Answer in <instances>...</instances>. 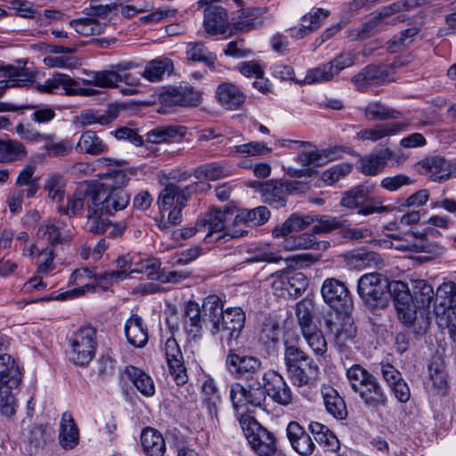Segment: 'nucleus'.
<instances>
[{"label":"nucleus","instance_id":"1","mask_svg":"<svg viewBox=\"0 0 456 456\" xmlns=\"http://www.w3.org/2000/svg\"><path fill=\"white\" fill-rule=\"evenodd\" d=\"M204 311L210 323V334L218 339L223 347H229L225 365L229 373L237 379L248 380L259 378L263 370L259 358L240 354L233 348L245 324V314L240 307L224 310L222 300L210 295L205 300Z\"/></svg>","mask_w":456,"mask_h":456},{"label":"nucleus","instance_id":"2","mask_svg":"<svg viewBox=\"0 0 456 456\" xmlns=\"http://www.w3.org/2000/svg\"><path fill=\"white\" fill-rule=\"evenodd\" d=\"M128 178L124 171H108L102 181L92 183L91 204L86 229L95 234L104 233L112 224L108 216L126 208L130 196L124 190Z\"/></svg>","mask_w":456,"mask_h":456},{"label":"nucleus","instance_id":"3","mask_svg":"<svg viewBox=\"0 0 456 456\" xmlns=\"http://www.w3.org/2000/svg\"><path fill=\"white\" fill-rule=\"evenodd\" d=\"M127 276L126 272H104L96 273L89 268H81L75 270L69 278V284L77 286V288L70 289L65 291H54L50 296L42 297L40 299L33 300L37 301H50V300H66L69 298L78 297L86 292H99L100 289H108V285L102 286L100 282L104 281L110 283L112 281H119Z\"/></svg>","mask_w":456,"mask_h":456},{"label":"nucleus","instance_id":"4","mask_svg":"<svg viewBox=\"0 0 456 456\" xmlns=\"http://www.w3.org/2000/svg\"><path fill=\"white\" fill-rule=\"evenodd\" d=\"M131 66L130 62L118 63L110 70L92 72L90 78L83 79L82 82L86 86L104 88L118 87V83H124L128 87L122 88L120 91L124 94L132 95L137 93L141 79L136 74L128 72Z\"/></svg>","mask_w":456,"mask_h":456},{"label":"nucleus","instance_id":"5","mask_svg":"<svg viewBox=\"0 0 456 456\" xmlns=\"http://www.w3.org/2000/svg\"><path fill=\"white\" fill-rule=\"evenodd\" d=\"M21 380L18 363L7 353L0 354V412L11 417L15 412V400L12 389Z\"/></svg>","mask_w":456,"mask_h":456},{"label":"nucleus","instance_id":"6","mask_svg":"<svg viewBox=\"0 0 456 456\" xmlns=\"http://www.w3.org/2000/svg\"><path fill=\"white\" fill-rule=\"evenodd\" d=\"M375 187L369 184H360L344 192L340 204L349 209H356L362 216L372 214H387L395 209L392 205H383L382 201L370 197Z\"/></svg>","mask_w":456,"mask_h":456},{"label":"nucleus","instance_id":"7","mask_svg":"<svg viewBox=\"0 0 456 456\" xmlns=\"http://www.w3.org/2000/svg\"><path fill=\"white\" fill-rule=\"evenodd\" d=\"M69 359L75 365L85 367L94 358L97 349L96 330L81 327L69 338Z\"/></svg>","mask_w":456,"mask_h":456},{"label":"nucleus","instance_id":"8","mask_svg":"<svg viewBox=\"0 0 456 456\" xmlns=\"http://www.w3.org/2000/svg\"><path fill=\"white\" fill-rule=\"evenodd\" d=\"M391 281L383 274L370 273L358 280L357 291L362 299L370 307L384 305Z\"/></svg>","mask_w":456,"mask_h":456},{"label":"nucleus","instance_id":"9","mask_svg":"<svg viewBox=\"0 0 456 456\" xmlns=\"http://www.w3.org/2000/svg\"><path fill=\"white\" fill-rule=\"evenodd\" d=\"M230 398L236 411L247 404L260 407L266 398L265 382L262 384L259 378L245 380V385L234 382L230 387Z\"/></svg>","mask_w":456,"mask_h":456},{"label":"nucleus","instance_id":"10","mask_svg":"<svg viewBox=\"0 0 456 456\" xmlns=\"http://www.w3.org/2000/svg\"><path fill=\"white\" fill-rule=\"evenodd\" d=\"M388 294L394 299L399 319L405 325H412L417 318L418 308L408 285L401 281H392Z\"/></svg>","mask_w":456,"mask_h":456},{"label":"nucleus","instance_id":"11","mask_svg":"<svg viewBox=\"0 0 456 456\" xmlns=\"http://www.w3.org/2000/svg\"><path fill=\"white\" fill-rule=\"evenodd\" d=\"M388 294L394 299L399 319L405 325H412L417 318L418 308L408 285L401 281H392Z\"/></svg>","mask_w":456,"mask_h":456},{"label":"nucleus","instance_id":"12","mask_svg":"<svg viewBox=\"0 0 456 456\" xmlns=\"http://www.w3.org/2000/svg\"><path fill=\"white\" fill-rule=\"evenodd\" d=\"M321 293L324 302L337 313H347L353 308V300L346 285L334 278L324 280Z\"/></svg>","mask_w":456,"mask_h":456},{"label":"nucleus","instance_id":"13","mask_svg":"<svg viewBox=\"0 0 456 456\" xmlns=\"http://www.w3.org/2000/svg\"><path fill=\"white\" fill-rule=\"evenodd\" d=\"M272 288L279 297H299L308 286V280L302 273L278 272L272 275Z\"/></svg>","mask_w":456,"mask_h":456},{"label":"nucleus","instance_id":"14","mask_svg":"<svg viewBox=\"0 0 456 456\" xmlns=\"http://www.w3.org/2000/svg\"><path fill=\"white\" fill-rule=\"evenodd\" d=\"M200 221L205 224L206 235L204 236V240L207 243L217 241L226 236L230 238H240L248 234V231L245 229L225 231L226 212L219 209L211 210L208 220Z\"/></svg>","mask_w":456,"mask_h":456},{"label":"nucleus","instance_id":"15","mask_svg":"<svg viewBox=\"0 0 456 456\" xmlns=\"http://www.w3.org/2000/svg\"><path fill=\"white\" fill-rule=\"evenodd\" d=\"M39 239L45 240L52 247L69 241L74 232L68 227L67 223L61 219L43 221L37 230Z\"/></svg>","mask_w":456,"mask_h":456},{"label":"nucleus","instance_id":"16","mask_svg":"<svg viewBox=\"0 0 456 456\" xmlns=\"http://www.w3.org/2000/svg\"><path fill=\"white\" fill-rule=\"evenodd\" d=\"M408 126L409 124L407 122L401 121L378 123L370 127L361 128L355 133L354 139L375 142L386 137L394 136L406 131Z\"/></svg>","mask_w":456,"mask_h":456},{"label":"nucleus","instance_id":"17","mask_svg":"<svg viewBox=\"0 0 456 456\" xmlns=\"http://www.w3.org/2000/svg\"><path fill=\"white\" fill-rule=\"evenodd\" d=\"M262 379L265 382L266 396L268 395L273 402L281 405L291 403L292 392L281 374L275 370H268L262 375Z\"/></svg>","mask_w":456,"mask_h":456},{"label":"nucleus","instance_id":"18","mask_svg":"<svg viewBox=\"0 0 456 456\" xmlns=\"http://www.w3.org/2000/svg\"><path fill=\"white\" fill-rule=\"evenodd\" d=\"M207 297L203 302L208 298ZM204 305V303H202ZM201 312L205 313L203 305H200L197 302L189 301L184 308L183 314V329L186 332L187 336L191 339H198L201 338L203 334V324L205 320L202 318ZM204 316L207 318V327L209 330L210 323L208 322V318L204 314Z\"/></svg>","mask_w":456,"mask_h":456},{"label":"nucleus","instance_id":"19","mask_svg":"<svg viewBox=\"0 0 456 456\" xmlns=\"http://www.w3.org/2000/svg\"><path fill=\"white\" fill-rule=\"evenodd\" d=\"M166 359L169 372L178 386L184 385L188 377L183 364V356L177 341L168 338L165 343Z\"/></svg>","mask_w":456,"mask_h":456},{"label":"nucleus","instance_id":"20","mask_svg":"<svg viewBox=\"0 0 456 456\" xmlns=\"http://www.w3.org/2000/svg\"><path fill=\"white\" fill-rule=\"evenodd\" d=\"M92 183H85L80 184L74 193L68 197L66 204L58 205V212L69 217L81 215L85 204L87 208L91 204Z\"/></svg>","mask_w":456,"mask_h":456},{"label":"nucleus","instance_id":"21","mask_svg":"<svg viewBox=\"0 0 456 456\" xmlns=\"http://www.w3.org/2000/svg\"><path fill=\"white\" fill-rule=\"evenodd\" d=\"M325 323L329 332L333 336V344L336 348L341 353H346L356 334L354 323L349 318L344 319L343 322L326 320Z\"/></svg>","mask_w":456,"mask_h":456},{"label":"nucleus","instance_id":"22","mask_svg":"<svg viewBox=\"0 0 456 456\" xmlns=\"http://www.w3.org/2000/svg\"><path fill=\"white\" fill-rule=\"evenodd\" d=\"M228 25V14L225 8L210 4L205 9L203 27L208 36L225 34Z\"/></svg>","mask_w":456,"mask_h":456},{"label":"nucleus","instance_id":"23","mask_svg":"<svg viewBox=\"0 0 456 456\" xmlns=\"http://www.w3.org/2000/svg\"><path fill=\"white\" fill-rule=\"evenodd\" d=\"M315 233L303 232L298 235H290L284 238L282 248L286 251L294 250H325L330 247V242L326 240H318Z\"/></svg>","mask_w":456,"mask_h":456},{"label":"nucleus","instance_id":"24","mask_svg":"<svg viewBox=\"0 0 456 456\" xmlns=\"http://www.w3.org/2000/svg\"><path fill=\"white\" fill-rule=\"evenodd\" d=\"M250 447L259 456H270L276 447L275 436L268 429H243Z\"/></svg>","mask_w":456,"mask_h":456},{"label":"nucleus","instance_id":"25","mask_svg":"<svg viewBox=\"0 0 456 456\" xmlns=\"http://www.w3.org/2000/svg\"><path fill=\"white\" fill-rule=\"evenodd\" d=\"M395 157L394 151L387 147L362 157L359 161V170L365 175H377L386 167L388 160Z\"/></svg>","mask_w":456,"mask_h":456},{"label":"nucleus","instance_id":"26","mask_svg":"<svg viewBox=\"0 0 456 456\" xmlns=\"http://www.w3.org/2000/svg\"><path fill=\"white\" fill-rule=\"evenodd\" d=\"M330 155L327 151H303L298 155L297 160L306 169H290L289 175L291 177H310L314 174L312 167L325 165L330 160Z\"/></svg>","mask_w":456,"mask_h":456},{"label":"nucleus","instance_id":"27","mask_svg":"<svg viewBox=\"0 0 456 456\" xmlns=\"http://www.w3.org/2000/svg\"><path fill=\"white\" fill-rule=\"evenodd\" d=\"M267 7H247L239 11L237 20L234 22L236 30L248 32L261 28L264 23V15L267 13Z\"/></svg>","mask_w":456,"mask_h":456},{"label":"nucleus","instance_id":"28","mask_svg":"<svg viewBox=\"0 0 456 456\" xmlns=\"http://www.w3.org/2000/svg\"><path fill=\"white\" fill-rule=\"evenodd\" d=\"M216 94L219 103L229 110H238L246 99V95L240 87L228 82L219 85Z\"/></svg>","mask_w":456,"mask_h":456},{"label":"nucleus","instance_id":"29","mask_svg":"<svg viewBox=\"0 0 456 456\" xmlns=\"http://www.w3.org/2000/svg\"><path fill=\"white\" fill-rule=\"evenodd\" d=\"M322 395L327 412L338 420L346 419L347 409L344 399L338 391L329 385H323L322 387Z\"/></svg>","mask_w":456,"mask_h":456},{"label":"nucleus","instance_id":"30","mask_svg":"<svg viewBox=\"0 0 456 456\" xmlns=\"http://www.w3.org/2000/svg\"><path fill=\"white\" fill-rule=\"evenodd\" d=\"M125 334L128 343L139 348L143 347L149 339L148 329L142 319L137 314H133L126 320Z\"/></svg>","mask_w":456,"mask_h":456},{"label":"nucleus","instance_id":"31","mask_svg":"<svg viewBox=\"0 0 456 456\" xmlns=\"http://www.w3.org/2000/svg\"><path fill=\"white\" fill-rule=\"evenodd\" d=\"M188 201V193L175 184H167L160 192L158 198L159 211L169 210L175 205L185 206Z\"/></svg>","mask_w":456,"mask_h":456},{"label":"nucleus","instance_id":"32","mask_svg":"<svg viewBox=\"0 0 456 456\" xmlns=\"http://www.w3.org/2000/svg\"><path fill=\"white\" fill-rule=\"evenodd\" d=\"M124 374L142 395L146 397H151L154 395V381L144 370L133 365H129L125 368Z\"/></svg>","mask_w":456,"mask_h":456},{"label":"nucleus","instance_id":"33","mask_svg":"<svg viewBox=\"0 0 456 456\" xmlns=\"http://www.w3.org/2000/svg\"><path fill=\"white\" fill-rule=\"evenodd\" d=\"M358 395L367 407L375 410L385 407L387 403V396L376 377Z\"/></svg>","mask_w":456,"mask_h":456},{"label":"nucleus","instance_id":"34","mask_svg":"<svg viewBox=\"0 0 456 456\" xmlns=\"http://www.w3.org/2000/svg\"><path fill=\"white\" fill-rule=\"evenodd\" d=\"M314 223V216L292 214L281 225L275 226L273 235L275 238L290 236L294 232H299Z\"/></svg>","mask_w":456,"mask_h":456},{"label":"nucleus","instance_id":"35","mask_svg":"<svg viewBox=\"0 0 456 456\" xmlns=\"http://www.w3.org/2000/svg\"><path fill=\"white\" fill-rule=\"evenodd\" d=\"M421 174L435 183L446 181V159L440 156L426 158L419 162Z\"/></svg>","mask_w":456,"mask_h":456},{"label":"nucleus","instance_id":"36","mask_svg":"<svg viewBox=\"0 0 456 456\" xmlns=\"http://www.w3.org/2000/svg\"><path fill=\"white\" fill-rule=\"evenodd\" d=\"M141 443L148 456H162L166 450V438L158 429H142Z\"/></svg>","mask_w":456,"mask_h":456},{"label":"nucleus","instance_id":"37","mask_svg":"<svg viewBox=\"0 0 456 456\" xmlns=\"http://www.w3.org/2000/svg\"><path fill=\"white\" fill-rule=\"evenodd\" d=\"M162 98L164 102L169 106L191 107L198 105L200 102V94L187 88L172 89L167 92Z\"/></svg>","mask_w":456,"mask_h":456},{"label":"nucleus","instance_id":"38","mask_svg":"<svg viewBox=\"0 0 456 456\" xmlns=\"http://www.w3.org/2000/svg\"><path fill=\"white\" fill-rule=\"evenodd\" d=\"M173 69L172 61L168 58H156L146 63L142 77L150 82H159L163 79L166 73Z\"/></svg>","mask_w":456,"mask_h":456},{"label":"nucleus","instance_id":"39","mask_svg":"<svg viewBox=\"0 0 456 456\" xmlns=\"http://www.w3.org/2000/svg\"><path fill=\"white\" fill-rule=\"evenodd\" d=\"M36 74L28 68L7 66L0 69V77L9 78L14 87L29 86L35 80Z\"/></svg>","mask_w":456,"mask_h":456},{"label":"nucleus","instance_id":"40","mask_svg":"<svg viewBox=\"0 0 456 456\" xmlns=\"http://www.w3.org/2000/svg\"><path fill=\"white\" fill-rule=\"evenodd\" d=\"M285 195L281 182L270 181L262 185L261 199L263 202L276 208L285 206Z\"/></svg>","mask_w":456,"mask_h":456},{"label":"nucleus","instance_id":"41","mask_svg":"<svg viewBox=\"0 0 456 456\" xmlns=\"http://www.w3.org/2000/svg\"><path fill=\"white\" fill-rule=\"evenodd\" d=\"M270 218V211L265 206H260L253 209H241L234 218V224H244L249 226L264 224Z\"/></svg>","mask_w":456,"mask_h":456},{"label":"nucleus","instance_id":"42","mask_svg":"<svg viewBox=\"0 0 456 456\" xmlns=\"http://www.w3.org/2000/svg\"><path fill=\"white\" fill-rule=\"evenodd\" d=\"M77 33L85 36H97L103 33L106 24L99 21L94 17L86 15L85 17L73 19L69 21Z\"/></svg>","mask_w":456,"mask_h":456},{"label":"nucleus","instance_id":"43","mask_svg":"<svg viewBox=\"0 0 456 456\" xmlns=\"http://www.w3.org/2000/svg\"><path fill=\"white\" fill-rule=\"evenodd\" d=\"M76 150L79 152L98 155L106 151L107 145L94 131L87 130L81 134Z\"/></svg>","mask_w":456,"mask_h":456},{"label":"nucleus","instance_id":"44","mask_svg":"<svg viewBox=\"0 0 456 456\" xmlns=\"http://www.w3.org/2000/svg\"><path fill=\"white\" fill-rule=\"evenodd\" d=\"M315 314V304L312 298L304 297L297 303L296 317L301 330L316 326L314 322Z\"/></svg>","mask_w":456,"mask_h":456},{"label":"nucleus","instance_id":"45","mask_svg":"<svg viewBox=\"0 0 456 456\" xmlns=\"http://www.w3.org/2000/svg\"><path fill=\"white\" fill-rule=\"evenodd\" d=\"M364 115L370 120H395L402 117V112L379 102H370L364 108Z\"/></svg>","mask_w":456,"mask_h":456},{"label":"nucleus","instance_id":"46","mask_svg":"<svg viewBox=\"0 0 456 456\" xmlns=\"http://www.w3.org/2000/svg\"><path fill=\"white\" fill-rule=\"evenodd\" d=\"M287 436L293 449L301 455L311 454L314 444L305 429H287Z\"/></svg>","mask_w":456,"mask_h":456},{"label":"nucleus","instance_id":"47","mask_svg":"<svg viewBox=\"0 0 456 456\" xmlns=\"http://www.w3.org/2000/svg\"><path fill=\"white\" fill-rule=\"evenodd\" d=\"M288 376L291 382L297 386L302 387L307 385L311 379L315 377L318 372V367L314 362H308L305 365H296L287 369Z\"/></svg>","mask_w":456,"mask_h":456},{"label":"nucleus","instance_id":"48","mask_svg":"<svg viewBox=\"0 0 456 456\" xmlns=\"http://www.w3.org/2000/svg\"><path fill=\"white\" fill-rule=\"evenodd\" d=\"M412 292L419 310H424L430 306L435 296L430 284L424 280H415L412 281Z\"/></svg>","mask_w":456,"mask_h":456},{"label":"nucleus","instance_id":"49","mask_svg":"<svg viewBox=\"0 0 456 456\" xmlns=\"http://www.w3.org/2000/svg\"><path fill=\"white\" fill-rule=\"evenodd\" d=\"M346 378L354 392L359 393L375 376L359 364H354L346 370Z\"/></svg>","mask_w":456,"mask_h":456},{"label":"nucleus","instance_id":"50","mask_svg":"<svg viewBox=\"0 0 456 456\" xmlns=\"http://www.w3.org/2000/svg\"><path fill=\"white\" fill-rule=\"evenodd\" d=\"M314 222L317 224L313 227V232L315 234L328 233L338 229H345L347 221L341 216H332L329 215L315 216Z\"/></svg>","mask_w":456,"mask_h":456},{"label":"nucleus","instance_id":"51","mask_svg":"<svg viewBox=\"0 0 456 456\" xmlns=\"http://www.w3.org/2000/svg\"><path fill=\"white\" fill-rule=\"evenodd\" d=\"M273 152L272 149L264 142L252 141L247 143L233 146L230 153L241 157H257L269 155Z\"/></svg>","mask_w":456,"mask_h":456},{"label":"nucleus","instance_id":"52","mask_svg":"<svg viewBox=\"0 0 456 456\" xmlns=\"http://www.w3.org/2000/svg\"><path fill=\"white\" fill-rule=\"evenodd\" d=\"M77 118L78 123L84 126L96 124L105 126L113 121L116 116L110 111L86 110L81 111Z\"/></svg>","mask_w":456,"mask_h":456},{"label":"nucleus","instance_id":"53","mask_svg":"<svg viewBox=\"0 0 456 456\" xmlns=\"http://www.w3.org/2000/svg\"><path fill=\"white\" fill-rule=\"evenodd\" d=\"M309 347L316 355L323 356L327 352V342L322 332L316 327L301 330Z\"/></svg>","mask_w":456,"mask_h":456},{"label":"nucleus","instance_id":"54","mask_svg":"<svg viewBox=\"0 0 456 456\" xmlns=\"http://www.w3.org/2000/svg\"><path fill=\"white\" fill-rule=\"evenodd\" d=\"M186 56L188 60L201 61L210 69H215L216 56L201 43H189L186 47Z\"/></svg>","mask_w":456,"mask_h":456},{"label":"nucleus","instance_id":"55","mask_svg":"<svg viewBox=\"0 0 456 456\" xmlns=\"http://www.w3.org/2000/svg\"><path fill=\"white\" fill-rule=\"evenodd\" d=\"M281 259L282 257L279 255V252L270 244H259L253 248L251 256L247 258V262L277 263Z\"/></svg>","mask_w":456,"mask_h":456},{"label":"nucleus","instance_id":"56","mask_svg":"<svg viewBox=\"0 0 456 456\" xmlns=\"http://www.w3.org/2000/svg\"><path fill=\"white\" fill-rule=\"evenodd\" d=\"M334 77L331 66L326 62L316 68L310 69L302 81H297L298 84H320L330 81Z\"/></svg>","mask_w":456,"mask_h":456},{"label":"nucleus","instance_id":"57","mask_svg":"<svg viewBox=\"0 0 456 456\" xmlns=\"http://www.w3.org/2000/svg\"><path fill=\"white\" fill-rule=\"evenodd\" d=\"M383 77V70L375 65H369L352 77L353 84L359 89L366 87Z\"/></svg>","mask_w":456,"mask_h":456},{"label":"nucleus","instance_id":"58","mask_svg":"<svg viewBox=\"0 0 456 456\" xmlns=\"http://www.w3.org/2000/svg\"><path fill=\"white\" fill-rule=\"evenodd\" d=\"M392 13L391 7H385L372 19L365 22L358 30L357 38L365 39L371 36L373 30L380 25L388 24L390 21L387 19Z\"/></svg>","mask_w":456,"mask_h":456},{"label":"nucleus","instance_id":"59","mask_svg":"<svg viewBox=\"0 0 456 456\" xmlns=\"http://www.w3.org/2000/svg\"><path fill=\"white\" fill-rule=\"evenodd\" d=\"M33 110L30 115V119L37 124L49 123L56 117L55 109L51 106L44 105L38 106L34 104H24L18 105V110Z\"/></svg>","mask_w":456,"mask_h":456},{"label":"nucleus","instance_id":"60","mask_svg":"<svg viewBox=\"0 0 456 456\" xmlns=\"http://www.w3.org/2000/svg\"><path fill=\"white\" fill-rule=\"evenodd\" d=\"M44 189L48 192V197L60 204L64 198V182L62 176L58 174L50 175L45 180Z\"/></svg>","mask_w":456,"mask_h":456},{"label":"nucleus","instance_id":"61","mask_svg":"<svg viewBox=\"0 0 456 456\" xmlns=\"http://www.w3.org/2000/svg\"><path fill=\"white\" fill-rule=\"evenodd\" d=\"M428 370L432 388L436 393H443L447 387V376L444 365L441 362L433 361L428 366Z\"/></svg>","mask_w":456,"mask_h":456},{"label":"nucleus","instance_id":"62","mask_svg":"<svg viewBox=\"0 0 456 456\" xmlns=\"http://www.w3.org/2000/svg\"><path fill=\"white\" fill-rule=\"evenodd\" d=\"M284 361L286 368L296 365H305L308 362H314L304 351L295 345L286 344L284 352Z\"/></svg>","mask_w":456,"mask_h":456},{"label":"nucleus","instance_id":"63","mask_svg":"<svg viewBox=\"0 0 456 456\" xmlns=\"http://www.w3.org/2000/svg\"><path fill=\"white\" fill-rule=\"evenodd\" d=\"M159 260L156 258H144L140 261L133 262L131 273H144L149 280L156 281V278L152 277L159 275Z\"/></svg>","mask_w":456,"mask_h":456},{"label":"nucleus","instance_id":"64","mask_svg":"<svg viewBox=\"0 0 456 456\" xmlns=\"http://www.w3.org/2000/svg\"><path fill=\"white\" fill-rule=\"evenodd\" d=\"M54 253L51 247L42 248L37 256V273L49 275L55 268Z\"/></svg>","mask_w":456,"mask_h":456}]
</instances>
